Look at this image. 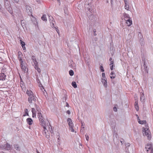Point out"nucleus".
Masks as SVG:
<instances>
[{
  "mask_svg": "<svg viewBox=\"0 0 153 153\" xmlns=\"http://www.w3.org/2000/svg\"><path fill=\"white\" fill-rule=\"evenodd\" d=\"M148 126L147 124L145 125V128H143L144 130L143 131V134L144 135L145 134L148 137V140H150L151 137V132L148 128Z\"/></svg>",
  "mask_w": 153,
  "mask_h": 153,
  "instance_id": "nucleus-4",
  "label": "nucleus"
},
{
  "mask_svg": "<svg viewBox=\"0 0 153 153\" xmlns=\"http://www.w3.org/2000/svg\"><path fill=\"white\" fill-rule=\"evenodd\" d=\"M18 58L20 62H22V63L23 62L22 58H23V56L22 53L20 52H18Z\"/></svg>",
  "mask_w": 153,
  "mask_h": 153,
  "instance_id": "nucleus-8",
  "label": "nucleus"
},
{
  "mask_svg": "<svg viewBox=\"0 0 153 153\" xmlns=\"http://www.w3.org/2000/svg\"><path fill=\"white\" fill-rule=\"evenodd\" d=\"M26 94L29 97L34 96L33 92L30 90H27Z\"/></svg>",
  "mask_w": 153,
  "mask_h": 153,
  "instance_id": "nucleus-14",
  "label": "nucleus"
},
{
  "mask_svg": "<svg viewBox=\"0 0 153 153\" xmlns=\"http://www.w3.org/2000/svg\"><path fill=\"white\" fill-rule=\"evenodd\" d=\"M102 83H104V82H107V80L105 77H104L102 79Z\"/></svg>",
  "mask_w": 153,
  "mask_h": 153,
  "instance_id": "nucleus-28",
  "label": "nucleus"
},
{
  "mask_svg": "<svg viewBox=\"0 0 153 153\" xmlns=\"http://www.w3.org/2000/svg\"><path fill=\"white\" fill-rule=\"evenodd\" d=\"M135 108L136 109L137 111L139 110V106L138 105H135Z\"/></svg>",
  "mask_w": 153,
  "mask_h": 153,
  "instance_id": "nucleus-34",
  "label": "nucleus"
},
{
  "mask_svg": "<svg viewBox=\"0 0 153 153\" xmlns=\"http://www.w3.org/2000/svg\"><path fill=\"white\" fill-rule=\"evenodd\" d=\"M41 19L42 20L44 21H47V19L46 17V15H43L41 17Z\"/></svg>",
  "mask_w": 153,
  "mask_h": 153,
  "instance_id": "nucleus-25",
  "label": "nucleus"
},
{
  "mask_svg": "<svg viewBox=\"0 0 153 153\" xmlns=\"http://www.w3.org/2000/svg\"><path fill=\"white\" fill-rule=\"evenodd\" d=\"M137 120L138 123L141 124H146V120H141L139 119V117H137Z\"/></svg>",
  "mask_w": 153,
  "mask_h": 153,
  "instance_id": "nucleus-11",
  "label": "nucleus"
},
{
  "mask_svg": "<svg viewBox=\"0 0 153 153\" xmlns=\"http://www.w3.org/2000/svg\"><path fill=\"white\" fill-rule=\"evenodd\" d=\"M146 149L147 153H153V149L151 144H147L146 145Z\"/></svg>",
  "mask_w": 153,
  "mask_h": 153,
  "instance_id": "nucleus-6",
  "label": "nucleus"
},
{
  "mask_svg": "<svg viewBox=\"0 0 153 153\" xmlns=\"http://www.w3.org/2000/svg\"><path fill=\"white\" fill-rule=\"evenodd\" d=\"M39 85L40 87L42 86V85L41 84H40V85L39 84Z\"/></svg>",
  "mask_w": 153,
  "mask_h": 153,
  "instance_id": "nucleus-47",
  "label": "nucleus"
},
{
  "mask_svg": "<svg viewBox=\"0 0 153 153\" xmlns=\"http://www.w3.org/2000/svg\"><path fill=\"white\" fill-rule=\"evenodd\" d=\"M66 113H67L68 114H70V113H70V111L69 110H68V111H66Z\"/></svg>",
  "mask_w": 153,
  "mask_h": 153,
  "instance_id": "nucleus-40",
  "label": "nucleus"
},
{
  "mask_svg": "<svg viewBox=\"0 0 153 153\" xmlns=\"http://www.w3.org/2000/svg\"><path fill=\"white\" fill-rule=\"evenodd\" d=\"M67 121L70 130H71V132H74V131L73 128L74 125L71 120L70 118H68Z\"/></svg>",
  "mask_w": 153,
  "mask_h": 153,
  "instance_id": "nucleus-5",
  "label": "nucleus"
},
{
  "mask_svg": "<svg viewBox=\"0 0 153 153\" xmlns=\"http://www.w3.org/2000/svg\"><path fill=\"white\" fill-rule=\"evenodd\" d=\"M124 1L125 2V4H127V1H126V0H124Z\"/></svg>",
  "mask_w": 153,
  "mask_h": 153,
  "instance_id": "nucleus-42",
  "label": "nucleus"
},
{
  "mask_svg": "<svg viewBox=\"0 0 153 153\" xmlns=\"http://www.w3.org/2000/svg\"><path fill=\"white\" fill-rule=\"evenodd\" d=\"M72 85L75 88H76L77 87V85L76 83V82H72Z\"/></svg>",
  "mask_w": 153,
  "mask_h": 153,
  "instance_id": "nucleus-26",
  "label": "nucleus"
},
{
  "mask_svg": "<svg viewBox=\"0 0 153 153\" xmlns=\"http://www.w3.org/2000/svg\"><path fill=\"white\" fill-rule=\"evenodd\" d=\"M110 69L111 70H112L113 69L114 66V61H111L110 62Z\"/></svg>",
  "mask_w": 153,
  "mask_h": 153,
  "instance_id": "nucleus-19",
  "label": "nucleus"
},
{
  "mask_svg": "<svg viewBox=\"0 0 153 153\" xmlns=\"http://www.w3.org/2000/svg\"><path fill=\"white\" fill-rule=\"evenodd\" d=\"M35 69L37 71L40 73L41 72V70L38 67V64L34 65Z\"/></svg>",
  "mask_w": 153,
  "mask_h": 153,
  "instance_id": "nucleus-23",
  "label": "nucleus"
},
{
  "mask_svg": "<svg viewBox=\"0 0 153 153\" xmlns=\"http://www.w3.org/2000/svg\"><path fill=\"white\" fill-rule=\"evenodd\" d=\"M57 1H58V2H60V0H57Z\"/></svg>",
  "mask_w": 153,
  "mask_h": 153,
  "instance_id": "nucleus-48",
  "label": "nucleus"
},
{
  "mask_svg": "<svg viewBox=\"0 0 153 153\" xmlns=\"http://www.w3.org/2000/svg\"><path fill=\"white\" fill-rule=\"evenodd\" d=\"M36 97L34 96L30 97L28 99V101L30 103H33L34 102H36Z\"/></svg>",
  "mask_w": 153,
  "mask_h": 153,
  "instance_id": "nucleus-7",
  "label": "nucleus"
},
{
  "mask_svg": "<svg viewBox=\"0 0 153 153\" xmlns=\"http://www.w3.org/2000/svg\"><path fill=\"white\" fill-rule=\"evenodd\" d=\"M110 78L111 79H114L116 76L115 73L113 71L111 72L110 75Z\"/></svg>",
  "mask_w": 153,
  "mask_h": 153,
  "instance_id": "nucleus-21",
  "label": "nucleus"
},
{
  "mask_svg": "<svg viewBox=\"0 0 153 153\" xmlns=\"http://www.w3.org/2000/svg\"><path fill=\"white\" fill-rule=\"evenodd\" d=\"M126 23L128 26H130L132 24V21L131 19H128V21H126Z\"/></svg>",
  "mask_w": 153,
  "mask_h": 153,
  "instance_id": "nucleus-15",
  "label": "nucleus"
},
{
  "mask_svg": "<svg viewBox=\"0 0 153 153\" xmlns=\"http://www.w3.org/2000/svg\"><path fill=\"white\" fill-rule=\"evenodd\" d=\"M21 63V67L22 70L24 71H25L26 70V67L24 65L23 62L22 63V62H20Z\"/></svg>",
  "mask_w": 153,
  "mask_h": 153,
  "instance_id": "nucleus-20",
  "label": "nucleus"
},
{
  "mask_svg": "<svg viewBox=\"0 0 153 153\" xmlns=\"http://www.w3.org/2000/svg\"><path fill=\"white\" fill-rule=\"evenodd\" d=\"M125 8L127 10H128L129 9V6L128 5H127V4H125Z\"/></svg>",
  "mask_w": 153,
  "mask_h": 153,
  "instance_id": "nucleus-29",
  "label": "nucleus"
},
{
  "mask_svg": "<svg viewBox=\"0 0 153 153\" xmlns=\"http://www.w3.org/2000/svg\"><path fill=\"white\" fill-rule=\"evenodd\" d=\"M32 59L33 61V62H34V65H38V63L36 60V57L34 56H33L32 57Z\"/></svg>",
  "mask_w": 153,
  "mask_h": 153,
  "instance_id": "nucleus-18",
  "label": "nucleus"
},
{
  "mask_svg": "<svg viewBox=\"0 0 153 153\" xmlns=\"http://www.w3.org/2000/svg\"><path fill=\"white\" fill-rule=\"evenodd\" d=\"M69 73L70 76H72L74 75V73L73 71L71 70L69 71Z\"/></svg>",
  "mask_w": 153,
  "mask_h": 153,
  "instance_id": "nucleus-27",
  "label": "nucleus"
},
{
  "mask_svg": "<svg viewBox=\"0 0 153 153\" xmlns=\"http://www.w3.org/2000/svg\"><path fill=\"white\" fill-rule=\"evenodd\" d=\"M27 123L29 125H31L33 123V121L32 119L30 118H28L26 120Z\"/></svg>",
  "mask_w": 153,
  "mask_h": 153,
  "instance_id": "nucleus-13",
  "label": "nucleus"
},
{
  "mask_svg": "<svg viewBox=\"0 0 153 153\" xmlns=\"http://www.w3.org/2000/svg\"><path fill=\"white\" fill-rule=\"evenodd\" d=\"M4 2V6L9 11L10 9V7L9 6V1H8L5 0Z\"/></svg>",
  "mask_w": 153,
  "mask_h": 153,
  "instance_id": "nucleus-9",
  "label": "nucleus"
},
{
  "mask_svg": "<svg viewBox=\"0 0 153 153\" xmlns=\"http://www.w3.org/2000/svg\"><path fill=\"white\" fill-rule=\"evenodd\" d=\"M85 137H86V139L87 140V141L88 140V139H89L88 136V135H85Z\"/></svg>",
  "mask_w": 153,
  "mask_h": 153,
  "instance_id": "nucleus-37",
  "label": "nucleus"
},
{
  "mask_svg": "<svg viewBox=\"0 0 153 153\" xmlns=\"http://www.w3.org/2000/svg\"><path fill=\"white\" fill-rule=\"evenodd\" d=\"M31 111L32 113V117H36V113L37 112V117L40 121V124L45 122L44 118L41 113V110L39 107L36 105H35V108H32Z\"/></svg>",
  "mask_w": 153,
  "mask_h": 153,
  "instance_id": "nucleus-1",
  "label": "nucleus"
},
{
  "mask_svg": "<svg viewBox=\"0 0 153 153\" xmlns=\"http://www.w3.org/2000/svg\"><path fill=\"white\" fill-rule=\"evenodd\" d=\"M103 84L105 87H107V82H104L103 83Z\"/></svg>",
  "mask_w": 153,
  "mask_h": 153,
  "instance_id": "nucleus-33",
  "label": "nucleus"
},
{
  "mask_svg": "<svg viewBox=\"0 0 153 153\" xmlns=\"http://www.w3.org/2000/svg\"><path fill=\"white\" fill-rule=\"evenodd\" d=\"M102 76L103 77V78H104V77H105V74L104 73H102Z\"/></svg>",
  "mask_w": 153,
  "mask_h": 153,
  "instance_id": "nucleus-35",
  "label": "nucleus"
},
{
  "mask_svg": "<svg viewBox=\"0 0 153 153\" xmlns=\"http://www.w3.org/2000/svg\"><path fill=\"white\" fill-rule=\"evenodd\" d=\"M25 111L26 114V115L27 116H29L28 111V110L27 108H25L24 110Z\"/></svg>",
  "mask_w": 153,
  "mask_h": 153,
  "instance_id": "nucleus-30",
  "label": "nucleus"
},
{
  "mask_svg": "<svg viewBox=\"0 0 153 153\" xmlns=\"http://www.w3.org/2000/svg\"><path fill=\"white\" fill-rule=\"evenodd\" d=\"M112 58L110 57V59H109V61H112Z\"/></svg>",
  "mask_w": 153,
  "mask_h": 153,
  "instance_id": "nucleus-43",
  "label": "nucleus"
},
{
  "mask_svg": "<svg viewBox=\"0 0 153 153\" xmlns=\"http://www.w3.org/2000/svg\"><path fill=\"white\" fill-rule=\"evenodd\" d=\"M94 35H96V34H95L94 33Z\"/></svg>",
  "mask_w": 153,
  "mask_h": 153,
  "instance_id": "nucleus-50",
  "label": "nucleus"
},
{
  "mask_svg": "<svg viewBox=\"0 0 153 153\" xmlns=\"http://www.w3.org/2000/svg\"><path fill=\"white\" fill-rule=\"evenodd\" d=\"M134 105H138V101L137 100H136L135 102V103Z\"/></svg>",
  "mask_w": 153,
  "mask_h": 153,
  "instance_id": "nucleus-36",
  "label": "nucleus"
},
{
  "mask_svg": "<svg viewBox=\"0 0 153 153\" xmlns=\"http://www.w3.org/2000/svg\"><path fill=\"white\" fill-rule=\"evenodd\" d=\"M40 125L43 128V134L46 137L47 135L48 136L49 132H51L52 131L51 126L50 125V123L49 122L46 123L45 122L43 123H41Z\"/></svg>",
  "mask_w": 153,
  "mask_h": 153,
  "instance_id": "nucleus-3",
  "label": "nucleus"
},
{
  "mask_svg": "<svg viewBox=\"0 0 153 153\" xmlns=\"http://www.w3.org/2000/svg\"><path fill=\"white\" fill-rule=\"evenodd\" d=\"M36 152L37 153H40L37 150H36Z\"/></svg>",
  "mask_w": 153,
  "mask_h": 153,
  "instance_id": "nucleus-46",
  "label": "nucleus"
},
{
  "mask_svg": "<svg viewBox=\"0 0 153 153\" xmlns=\"http://www.w3.org/2000/svg\"><path fill=\"white\" fill-rule=\"evenodd\" d=\"M26 8L27 12H28V10H29L30 12L31 13L32 12L31 8L30 7L28 6H26Z\"/></svg>",
  "mask_w": 153,
  "mask_h": 153,
  "instance_id": "nucleus-24",
  "label": "nucleus"
},
{
  "mask_svg": "<svg viewBox=\"0 0 153 153\" xmlns=\"http://www.w3.org/2000/svg\"><path fill=\"white\" fill-rule=\"evenodd\" d=\"M1 5L0 4V9H1Z\"/></svg>",
  "mask_w": 153,
  "mask_h": 153,
  "instance_id": "nucleus-49",
  "label": "nucleus"
},
{
  "mask_svg": "<svg viewBox=\"0 0 153 153\" xmlns=\"http://www.w3.org/2000/svg\"><path fill=\"white\" fill-rule=\"evenodd\" d=\"M113 110H114V111H117V108L116 107H114Z\"/></svg>",
  "mask_w": 153,
  "mask_h": 153,
  "instance_id": "nucleus-38",
  "label": "nucleus"
},
{
  "mask_svg": "<svg viewBox=\"0 0 153 153\" xmlns=\"http://www.w3.org/2000/svg\"><path fill=\"white\" fill-rule=\"evenodd\" d=\"M6 75L4 73H1L0 74V80H4L6 79Z\"/></svg>",
  "mask_w": 153,
  "mask_h": 153,
  "instance_id": "nucleus-10",
  "label": "nucleus"
},
{
  "mask_svg": "<svg viewBox=\"0 0 153 153\" xmlns=\"http://www.w3.org/2000/svg\"><path fill=\"white\" fill-rule=\"evenodd\" d=\"M67 106L68 107L69 106V104L68 103H67Z\"/></svg>",
  "mask_w": 153,
  "mask_h": 153,
  "instance_id": "nucleus-44",
  "label": "nucleus"
},
{
  "mask_svg": "<svg viewBox=\"0 0 153 153\" xmlns=\"http://www.w3.org/2000/svg\"><path fill=\"white\" fill-rule=\"evenodd\" d=\"M20 42L21 44V45L22 46L23 50H26V48L25 47V43L24 42H23L22 40H20Z\"/></svg>",
  "mask_w": 153,
  "mask_h": 153,
  "instance_id": "nucleus-12",
  "label": "nucleus"
},
{
  "mask_svg": "<svg viewBox=\"0 0 153 153\" xmlns=\"http://www.w3.org/2000/svg\"><path fill=\"white\" fill-rule=\"evenodd\" d=\"M94 33H95V32H96V30L95 29H94Z\"/></svg>",
  "mask_w": 153,
  "mask_h": 153,
  "instance_id": "nucleus-45",
  "label": "nucleus"
},
{
  "mask_svg": "<svg viewBox=\"0 0 153 153\" xmlns=\"http://www.w3.org/2000/svg\"><path fill=\"white\" fill-rule=\"evenodd\" d=\"M20 86L22 89L23 88H24V86L23 85V82H21L20 83Z\"/></svg>",
  "mask_w": 153,
  "mask_h": 153,
  "instance_id": "nucleus-31",
  "label": "nucleus"
},
{
  "mask_svg": "<svg viewBox=\"0 0 153 153\" xmlns=\"http://www.w3.org/2000/svg\"><path fill=\"white\" fill-rule=\"evenodd\" d=\"M31 111L32 113V117H36V113L37 112V117L40 121V124L45 122L44 118L41 113V110L39 107L36 105H35V108H32Z\"/></svg>",
  "mask_w": 153,
  "mask_h": 153,
  "instance_id": "nucleus-2",
  "label": "nucleus"
},
{
  "mask_svg": "<svg viewBox=\"0 0 153 153\" xmlns=\"http://www.w3.org/2000/svg\"><path fill=\"white\" fill-rule=\"evenodd\" d=\"M13 0L16 2H18L19 1V0Z\"/></svg>",
  "mask_w": 153,
  "mask_h": 153,
  "instance_id": "nucleus-41",
  "label": "nucleus"
},
{
  "mask_svg": "<svg viewBox=\"0 0 153 153\" xmlns=\"http://www.w3.org/2000/svg\"><path fill=\"white\" fill-rule=\"evenodd\" d=\"M51 26L52 27V28L55 29L56 31L58 33V34H59V31L58 29V27H55L54 23L52 22V23L51 24Z\"/></svg>",
  "mask_w": 153,
  "mask_h": 153,
  "instance_id": "nucleus-16",
  "label": "nucleus"
},
{
  "mask_svg": "<svg viewBox=\"0 0 153 153\" xmlns=\"http://www.w3.org/2000/svg\"><path fill=\"white\" fill-rule=\"evenodd\" d=\"M124 19L125 21H128V19H130V18L129 17L128 15L126 13L123 14Z\"/></svg>",
  "mask_w": 153,
  "mask_h": 153,
  "instance_id": "nucleus-17",
  "label": "nucleus"
},
{
  "mask_svg": "<svg viewBox=\"0 0 153 153\" xmlns=\"http://www.w3.org/2000/svg\"><path fill=\"white\" fill-rule=\"evenodd\" d=\"M15 148L17 150H18L19 149V146H18L17 145H16L15 146Z\"/></svg>",
  "mask_w": 153,
  "mask_h": 153,
  "instance_id": "nucleus-39",
  "label": "nucleus"
},
{
  "mask_svg": "<svg viewBox=\"0 0 153 153\" xmlns=\"http://www.w3.org/2000/svg\"><path fill=\"white\" fill-rule=\"evenodd\" d=\"M141 95L140 101L141 102H143L144 101V100L145 99V97L144 96V94L143 93L142 94H141Z\"/></svg>",
  "mask_w": 153,
  "mask_h": 153,
  "instance_id": "nucleus-22",
  "label": "nucleus"
},
{
  "mask_svg": "<svg viewBox=\"0 0 153 153\" xmlns=\"http://www.w3.org/2000/svg\"><path fill=\"white\" fill-rule=\"evenodd\" d=\"M101 71L102 72H104V69L102 66H101L100 68Z\"/></svg>",
  "mask_w": 153,
  "mask_h": 153,
  "instance_id": "nucleus-32",
  "label": "nucleus"
}]
</instances>
